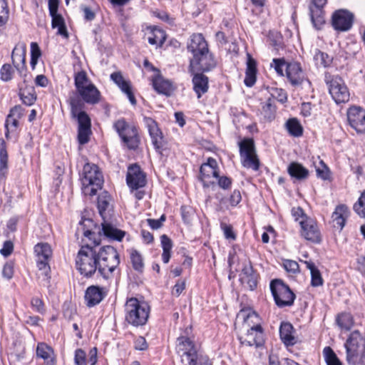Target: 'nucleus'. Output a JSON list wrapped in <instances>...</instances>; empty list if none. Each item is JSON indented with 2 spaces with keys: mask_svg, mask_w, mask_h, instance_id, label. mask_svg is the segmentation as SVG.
Wrapping results in <instances>:
<instances>
[{
  "mask_svg": "<svg viewBox=\"0 0 365 365\" xmlns=\"http://www.w3.org/2000/svg\"><path fill=\"white\" fill-rule=\"evenodd\" d=\"M279 336L286 346H293L297 343V339L294 336V327L289 322H282Z\"/></svg>",
  "mask_w": 365,
  "mask_h": 365,
  "instance_id": "obj_26",
  "label": "nucleus"
},
{
  "mask_svg": "<svg viewBox=\"0 0 365 365\" xmlns=\"http://www.w3.org/2000/svg\"><path fill=\"white\" fill-rule=\"evenodd\" d=\"M336 322L341 328L346 330H349L353 325L352 318L349 314H341L339 315Z\"/></svg>",
  "mask_w": 365,
  "mask_h": 365,
  "instance_id": "obj_52",
  "label": "nucleus"
},
{
  "mask_svg": "<svg viewBox=\"0 0 365 365\" xmlns=\"http://www.w3.org/2000/svg\"><path fill=\"white\" fill-rule=\"evenodd\" d=\"M304 264L311 273V285L312 287H319L323 284L324 280L322 277V274L315 266L314 263L311 261H305Z\"/></svg>",
  "mask_w": 365,
  "mask_h": 365,
  "instance_id": "obj_35",
  "label": "nucleus"
},
{
  "mask_svg": "<svg viewBox=\"0 0 365 365\" xmlns=\"http://www.w3.org/2000/svg\"><path fill=\"white\" fill-rule=\"evenodd\" d=\"M216 62L212 55L208 51L192 57L190 61L189 71L190 73L207 72L215 67Z\"/></svg>",
  "mask_w": 365,
  "mask_h": 365,
  "instance_id": "obj_8",
  "label": "nucleus"
},
{
  "mask_svg": "<svg viewBox=\"0 0 365 365\" xmlns=\"http://www.w3.org/2000/svg\"><path fill=\"white\" fill-rule=\"evenodd\" d=\"M152 84L154 89L160 94L169 96L174 90L173 83L170 81L164 78L157 70L156 75L152 78Z\"/></svg>",
  "mask_w": 365,
  "mask_h": 365,
  "instance_id": "obj_21",
  "label": "nucleus"
},
{
  "mask_svg": "<svg viewBox=\"0 0 365 365\" xmlns=\"http://www.w3.org/2000/svg\"><path fill=\"white\" fill-rule=\"evenodd\" d=\"M191 73L193 75V90L196 93L197 98H200L201 96L208 91V78L202 72L196 73L194 72Z\"/></svg>",
  "mask_w": 365,
  "mask_h": 365,
  "instance_id": "obj_25",
  "label": "nucleus"
},
{
  "mask_svg": "<svg viewBox=\"0 0 365 365\" xmlns=\"http://www.w3.org/2000/svg\"><path fill=\"white\" fill-rule=\"evenodd\" d=\"M14 250V243L11 240L5 241L3 247L0 250V253L4 257H9Z\"/></svg>",
  "mask_w": 365,
  "mask_h": 365,
  "instance_id": "obj_61",
  "label": "nucleus"
},
{
  "mask_svg": "<svg viewBox=\"0 0 365 365\" xmlns=\"http://www.w3.org/2000/svg\"><path fill=\"white\" fill-rule=\"evenodd\" d=\"M362 336L359 331L351 332L347 339L345 348L346 352V361L349 364L355 365L358 357L359 344L362 341Z\"/></svg>",
  "mask_w": 365,
  "mask_h": 365,
  "instance_id": "obj_12",
  "label": "nucleus"
},
{
  "mask_svg": "<svg viewBox=\"0 0 365 365\" xmlns=\"http://www.w3.org/2000/svg\"><path fill=\"white\" fill-rule=\"evenodd\" d=\"M323 354L327 365H342L331 347L326 346L323 350Z\"/></svg>",
  "mask_w": 365,
  "mask_h": 365,
  "instance_id": "obj_49",
  "label": "nucleus"
},
{
  "mask_svg": "<svg viewBox=\"0 0 365 365\" xmlns=\"http://www.w3.org/2000/svg\"><path fill=\"white\" fill-rule=\"evenodd\" d=\"M34 258L36 267L38 269V277H46V244L43 242L37 243L34 247Z\"/></svg>",
  "mask_w": 365,
  "mask_h": 365,
  "instance_id": "obj_19",
  "label": "nucleus"
},
{
  "mask_svg": "<svg viewBox=\"0 0 365 365\" xmlns=\"http://www.w3.org/2000/svg\"><path fill=\"white\" fill-rule=\"evenodd\" d=\"M71 106V113L73 117H76L78 123V128H91V119L85 111H79V101L75 98L70 99Z\"/></svg>",
  "mask_w": 365,
  "mask_h": 365,
  "instance_id": "obj_22",
  "label": "nucleus"
},
{
  "mask_svg": "<svg viewBox=\"0 0 365 365\" xmlns=\"http://www.w3.org/2000/svg\"><path fill=\"white\" fill-rule=\"evenodd\" d=\"M257 74V63L250 54H247V69L245 73V78L244 80L245 84L248 87H252L256 82Z\"/></svg>",
  "mask_w": 365,
  "mask_h": 365,
  "instance_id": "obj_30",
  "label": "nucleus"
},
{
  "mask_svg": "<svg viewBox=\"0 0 365 365\" xmlns=\"http://www.w3.org/2000/svg\"><path fill=\"white\" fill-rule=\"evenodd\" d=\"M110 196L108 192L103 191L98 196L97 207L99 214L103 217H104V212L108 209L110 205Z\"/></svg>",
  "mask_w": 365,
  "mask_h": 365,
  "instance_id": "obj_42",
  "label": "nucleus"
},
{
  "mask_svg": "<svg viewBox=\"0 0 365 365\" xmlns=\"http://www.w3.org/2000/svg\"><path fill=\"white\" fill-rule=\"evenodd\" d=\"M242 164L245 168H252L254 170H258L259 168V160L256 153L241 158Z\"/></svg>",
  "mask_w": 365,
  "mask_h": 365,
  "instance_id": "obj_45",
  "label": "nucleus"
},
{
  "mask_svg": "<svg viewBox=\"0 0 365 365\" xmlns=\"http://www.w3.org/2000/svg\"><path fill=\"white\" fill-rule=\"evenodd\" d=\"M82 99L87 103L96 104L100 101V92L92 83L87 85L83 89L78 92Z\"/></svg>",
  "mask_w": 365,
  "mask_h": 365,
  "instance_id": "obj_28",
  "label": "nucleus"
},
{
  "mask_svg": "<svg viewBox=\"0 0 365 365\" xmlns=\"http://www.w3.org/2000/svg\"><path fill=\"white\" fill-rule=\"evenodd\" d=\"M240 157L256 153L254 140L252 138H246L239 143Z\"/></svg>",
  "mask_w": 365,
  "mask_h": 365,
  "instance_id": "obj_39",
  "label": "nucleus"
},
{
  "mask_svg": "<svg viewBox=\"0 0 365 365\" xmlns=\"http://www.w3.org/2000/svg\"><path fill=\"white\" fill-rule=\"evenodd\" d=\"M177 341V351L181 356V361L182 363L187 362L188 364L190 359L188 355H197L198 354L195 344L192 341L186 336L178 337Z\"/></svg>",
  "mask_w": 365,
  "mask_h": 365,
  "instance_id": "obj_16",
  "label": "nucleus"
},
{
  "mask_svg": "<svg viewBox=\"0 0 365 365\" xmlns=\"http://www.w3.org/2000/svg\"><path fill=\"white\" fill-rule=\"evenodd\" d=\"M273 64H274V69L276 71V72L280 75V76H284V73H283V67H286V66L287 65L284 61V58H274L273 59Z\"/></svg>",
  "mask_w": 365,
  "mask_h": 365,
  "instance_id": "obj_60",
  "label": "nucleus"
},
{
  "mask_svg": "<svg viewBox=\"0 0 365 365\" xmlns=\"http://www.w3.org/2000/svg\"><path fill=\"white\" fill-rule=\"evenodd\" d=\"M347 118L351 127L358 133L365 132V110L360 107H351L348 110Z\"/></svg>",
  "mask_w": 365,
  "mask_h": 365,
  "instance_id": "obj_14",
  "label": "nucleus"
},
{
  "mask_svg": "<svg viewBox=\"0 0 365 365\" xmlns=\"http://www.w3.org/2000/svg\"><path fill=\"white\" fill-rule=\"evenodd\" d=\"M96 228V224L94 223L92 219L82 217L79 222L77 232H81L85 237H88L89 240H91L93 235H94L93 229Z\"/></svg>",
  "mask_w": 365,
  "mask_h": 365,
  "instance_id": "obj_33",
  "label": "nucleus"
},
{
  "mask_svg": "<svg viewBox=\"0 0 365 365\" xmlns=\"http://www.w3.org/2000/svg\"><path fill=\"white\" fill-rule=\"evenodd\" d=\"M301 226V235L308 241L314 243H320L322 241L321 233L316 221L310 217L299 221Z\"/></svg>",
  "mask_w": 365,
  "mask_h": 365,
  "instance_id": "obj_11",
  "label": "nucleus"
},
{
  "mask_svg": "<svg viewBox=\"0 0 365 365\" xmlns=\"http://www.w3.org/2000/svg\"><path fill=\"white\" fill-rule=\"evenodd\" d=\"M74 81L78 92L86 87L87 85L92 84L84 71H79L75 74Z\"/></svg>",
  "mask_w": 365,
  "mask_h": 365,
  "instance_id": "obj_44",
  "label": "nucleus"
},
{
  "mask_svg": "<svg viewBox=\"0 0 365 365\" xmlns=\"http://www.w3.org/2000/svg\"><path fill=\"white\" fill-rule=\"evenodd\" d=\"M41 56V51L38 44L36 42L31 43V66L32 69L35 68L38 58Z\"/></svg>",
  "mask_w": 365,
  "mask_h": 365,
  "instance_id": "obj_51",
  "label": "nucleus"
},
{
  "mask_svg": "<svg viewBox=\"0 0 365 365\" xmlns=\"http://www.w3.org/2000/svg\"><path fill=\"white\" fill-rule=\"evenodd\" d=\"M8 154L4 140L0 145V175L5 176L7 170Z\"/></svg>",
  "mask_w": 365,
  "mask_h": 365,
  "instance_id": "obj_47",
  "label": "nucleus"
},
{
  "mask_svg": "<svg viewBox=\"0 0 365 365\" xmlns=\"http://www.w3.org/2000/svg\"><path fill=\"white\" fill-rule=\"evenodd\" d=\"M74 362L76 365H86V354L83 349L76 350Z\"/></svg>",
  "mask_w": 365,
  "mask_h": 365,
  "instance_id": "obj_57",
  "label": "nucleus"
},
{
  "mask_svg": "<svg viewBox=\"0 0 365 365\" xmlns=\"http://www.w3.org/2000/svg\"><path fill=\"white\" fill-rule=\"evenodd\" d=\"M130 257L133 268L138 272H143L144 263L140 252L136 250H132L130 252Z\"/></svg>",
  "mask_w": 365,
  "mask_h": 365,
  "instance_id": "obj_43",
  "label": "nucleus"
},
{
  "mask_svg": "<svg viewBox=\"0 0 365 365\" xmlns=\"http://www.w3.org/2000/svg\"><path fill=\"white\" fill-rule=\"evenodd\" d=\"M272 96L273 98H276L277 101L280 103H284L287 100V96L286 92L282 89L276 88L274 90V92L272 93Z\"/></svg>",
  "mask_w": 365,
  "mask_h": 365,
  "instance_id": "obj_63",
  "label": "nucleus"
},
{
  "mask_svg": "<svg viewBox=\"0 0 365 365\" xmlns=\"http://www.w3.org/2000/svg\"><path fill=\"white\" fill-rule=\"evenodd\" d=\"M97 256L96 244L86 245L81 247L76 259V269L81 274L89 278L96 272H98Z\"/></svg>",
  "mask_w": 365,
  "mask_h": 365,
  "instance_id": "obj_2",
  "label": "nucleus"
},
{
  "mask_svg": "<svg viewBox=\"0 0 365 365\" xmlns=\"http://www.w3.org/2000/svg\"><path fill=\"white\" fill-rule=\"evenodd\" d=\"M105 295L103 292V289L98 286L92 285L87 288L85 293V301L88 307H94L99 304Z\"/></svg>",
  "mask_w": 365,
  "mask_h": 365,
  "instance_id": "obj_23",
  "label": "nucleus"
},
{
  "mask_svg": "<svg viewBox=\"0 0 365 365\" xmlns=\"http://www.w3.org/2000/svg\"><path fill=\"white\" fill-rule=\"evenodd\" d=\"M161 245L163 247L162 259L164 263H168L170 258V251L173 247L171 240L166 235H163L160 237Z\"/></svg>",
  "mask_w": 365,
  "mask_h": 365,
  "instance_id": "obj_41",
  "label": "nucleus"
},
{
  "mask_svg": "<svg viewBox=\"0 0 365 365\" xmlns=\"http://www.w3.org/2000/svg\"><path fill=\"white\" fill-rule=\"evenodd\" d=\"M240 260L242 262V268L240 278V280L241 281V279H245L247 276L252 275V274L255 273V272L254 271L250 258L247 257V255H243Z\"/></svg>",
  "mask_w": 365,
  "mask_h": 365,
  "instance_id": "obj_48",
  "label": "nucleus"
},
{
  "mask_svg": "<svg viewBox=\"0 0 365 365\" xmlns=\"http://www.w3.org/2000/svg\"><path fill=\"white\" fill-rule=\"evenodd\" d=\"M262 115L266 121L271 122L275 118L276 106L274 104V100L268 98L262 108Z\"/></svg>",
  "mask_w": 365,
  "mask_h": 365,
  "instance_id": "obj_37",
  "label": "nucleus"
},
{
  "mask_svg": "<svg viewBox=\"0 0 365 365\" xmlns=\"http://www.w3.org/2000/svg\"><path fill=\"white\" fill-rule=\"evenodd\" d=\"M52 17L51 26L53 29H58L57 34L62 36L64 38L68 37V33L65 24V21L63 16L58 14V11L53 14H50Z\"/></svg>",
  "mask_w": 365,
  "mask_h": 365,
  "instance_id": "obj_32",
  "label": "nucleus"
},
{
  "mask_svg": "<svg viewBox=\"0 0 365 365\" xmlns=\"http://www.w3.org/2000/svg\"><path fill=\"white\" fill-rule=\"evenodd\" d=\"M327 84H329V93L337 104L346 103L349 100V90L341 77L333 76L330 81H327Z\"/></svg>",
  "mask_w": 365,
  "mask_h": 365,
  "instance_id": "obj_7",
  "label": "nucleus"
},
{
  "mask_svg": "<svg viewBox=\"0 0 365 365\" xmlns=\"http://www.w3.org/2000/svg\"><path fill=\"white\" fill-rule=\"evenodd\" d=\"M354 22V14L346 9H339L334 11L331 16V25L339 31H347Z\"/></svg>",
  "mask_w": 365,
  "mask_h": 365,
  "instance_id": "obj_10",
  "label": "nucleus"
},
{
  "mask_svg": "<svg viewBox=\"0 0 365 365\" xmlns=\"http://www.w3.org/2000/svg\"><path fill=\"white\" fill-rule=\"evenodd\" d=\"M320 164L322 165V168H318L316 170L317 177L327 180L329 178V170L322 160L320 161Z\"/></svg>",
  "mask_w": 365,
  "mask_h": 365,
  "instance_id": "obj_62",
  "label": "nucleus"
},
{
  "mask_svg": "<svg viewBox=\"0 0 365 365\" xmlns=\"http://www.w3.org/2000/svg\"><path fill=\"white\" fill-rule=\"evenodd\" d=\"M288 173L297 180L306 179L309 175V170L298 163H292L288 167Z\"/></svg>",
  "mask_w": 365,
  "mask_h": 365,
  "instance_id": "obj_34",
  "label": "nucleus"
},
{
  "mask_svg": "<svg viewBox=\"0 0 365 365\" xmlns=\"http://www.w3.org/2000/svg\"><path fill=\"white\" fill-rule=\"evenodd\" d=\"M288 133L294 137H299L303 134V128L299 121L295 118H289L285 123Z\"/></svg>",
  "mask_w": 365,
  "mask_h": 365,
  "instance_id": "obj_38",
  "label": "nucleus"
},
{
  "mask_svg": "<svg viewBox=\"0 0 365 365\" xmlns=\"http://www.w3.org/2000/svg\"><path fill=\"white\" fill-rule=\"evenodd\" d=\"M126 182L132 190H138L145 185L146 176L139 165L134 164L128 167Z\"/></svg>",
  "mask_w": 365,
  "mask_h": 365,
  "instance_id": "obj_13",
  "label": "nucleus"
},
{
  "mask_svg": "<svg viewBox=\"0 0 365 365\" xmlns=\"http://www.w3.org/2000/svg\"><path fill=\"white\" fill-rule=\"evenodd\" d=\"M114 128L129 149L138 148L140 139L135 127L129 125L124 119H120L114 123Z\"/></svg>",
  "mask_w": 365,
  "mask_h": 365,
  "instance_id": "obj_5",
  "label": "nucleus"
},
{
  "mask_svg": "<svg viewBox=\"0 0 365 365\" xmlns=\"http://www.w3.org/2000/svg\"><path fill=\"white\" fill-rule=\"evenodd\" d=\"M101 225L103 235L110 240L121 241L125 235V231L116 228L112 224L105 220L101 223Z\"/></svg>",
  "mask_w": 365,
  "mask_h": 365,
  "instance_id": "obj_29",
  "label": "nucleus"
},
{
  "mask_svg": "<svg viewBox=\"0 0 365 365\" xmlns=\"http://www.w3.org/2000/svg\"><path fill=\"white\" fill-rule=\"evenodd\" d=\"M188 358H190L188 365H212L208 356L201 354H190Z\"/></svg>",
  "mask_w": 365,
  "mask_h": 365,
  "instance_id": "obj_50",
  "label": "nucleus"
},
{
  "mask_svg": "<svg viewBox=\"0 0 365 365\" xmlns=\"http://www.w3.org/2000/svg\"><path fill=\"white\" fill-rule=\"evenodd\" d=\"M241 283L248 287L250 290H254L257 286V274L254 273L245 279H241Z\"/></svg>",
  "mask_w": 365,
  "mask_h": 365,
  "instance_id": "obj_54",
  "label": "nucleus"
},
{
  "mask_svg": "<svg viewBox=\"0 0 365 365\" xmlns=\"http://www.w3.org/2000/svg\"><path fill=\"white\" fill-rule=\"evenodd\" d=\"M242 344L259 347L264 342V331L259 324H253L247 332L238 337Z\"/></svg>",
  "mask_w": 365,
  "mask_h": 365,
  "instance_id": "obj_9",
  "label": "nucleus"
},
{
  "mask_svg": "<svg viewBox=\"0 0 365 365\" xmlns=\"http://www.w3.org/2000/svg\"><path fill=\"white\" fill-rule=\"evenodd\" d=\"M287 77L293 86L302 84L304 75L299 63H290L286 66Z\"/></svg>",
  "mask_w": 365,
  "mask_h": 365,
  "instance_id": "obj_24",
  "label": "nucleus"
},
{
  "mask_svg": "<svg viewBox=\"0 0 365 365\" xmlns=\"http://www.w3.org/2000/svg\"><path fill=\"white\" fill-rule=\"evenodd\" d=\"M19 96L23 103L26 106H31L36 99L34 87H29L24 89L20 87Z\"/></svg>",
  "mask_w": 365,
  "mask_h": 365,
  "instance_id": "obj_40",
  "label": "nucleus"
},
{
  "mask_svg": "<svg viewBox=\"0 0 365 365\" xmlns=\"http://www.w3.org/2000/svg\"><path fill=\"white\" fill-rule=\"evenodd\" d=\"M292 215L294 217L296 221H300L302 220H305L306 217H308L304 212V210L300 207H293L292 209Z\"/></svg>",
  "mask_w": 365,
  "mask_h": 365,
  "instance_id": "obj_64",
  "label": "nucleus"
},
{
  "mask_svg": "<svg viewBox=\"0 0 365 365\" xmlns=\"http://www.w3.org/2000/svg\"><path fill=\"white\" fill-rule=\"evenodd\" d=\"M283 266L287 272H292L293 274H295L299 271L298 263L294 260L285 259L283 262Z\"/></svg>",
  "mask_w": 365,
  "mask_h": 365,
  "instance_id": "obj_59",
  "label": "nucleus"
},
{
  "mask_svg": "<svg viewBox=\"0 0 365 365\" xmlns=\"http://www.w3.org/2000/svg\"><path fill=\"white\" fill-rule=\"evenodd\" d=\"M14 70L10 64H4L1 69V79L4 81H9L12 78Z\"/></svg>",
  "mask_w": 365,
  "mask_h": 365,
  "instance_id": "obj_56",
  "label": "nucleus"
},
{
  "mask_svg": "<svg viewBox=\"0 0 365 365\" xmlns=\"http://www.w3.org/2000/svg\"><path fill=\"white\" fill-rule=\"evenodd\" d=\"M110 79L125 93L133 106L136 104V99L131 90L130 81H126L120 71L113 72L110 74Z\"/></svg>",
  "mask_w": 365,
  "mask_h": 365,
  "instance_id": "obj_18",
  "label": "nucleus"
},
{
  "mask_svg": "<svg viewBox=\"0 0 365 365\" xmlns=\"http://www.w3.org/2000/svg\"><path fill=\"white\" fill-rule=\"evenodd\" d=\"M14 264L13 262L9 261L7 262L2 269V275L4 278L7 279H11L14 275Z\"/></svg>",
  "mask_w": 365,
  "mask_h": 365,
  "instance_id": "obj_58",
  "label": "nucleus"
},
{
  "mask_svg": "<svg viewBox=\"0 0 365 365\" xmlns=\"http://www.w3.org/2000/svg\"><path fill=\"white\" fill-rule=\"evenodd\" d=\"M150 314L149 305L140 302L137 298L128 299L125 304V321L133 327H140L146 324Z\"/></svg>",
  "mask_w": 365,
  "mask_h": 365,
  "instance_id": "obj_3",
  "label": "nucleus"
},
{
  "mask_svg": "<svg viewBox=\"0 0 365 365\" xmlns=\"http://www.w3.org/2000/svg\"><path fill=\"white\" fill-rule=\"evenodd\" d=\"M349 211L345 205L336 206L332 214L333 222L341 230L345 225L346 220L349 217Z\"/></svg>",
  "mask_w": 365,
  "mask_h": 365,
  "instance_id": "obj_31",
  "label": "nucleus"
},
{
  "mask_svg": "<svg viewBox=\"0 0 365 365\" xmlns=\"http://www.w3.org/2000/svg\"><path fill=\"white\" fill-rule=\"evenodd\" d=\"M165 38V34L163 30L155 29L153 31L152 36L148 37V42L151 45L161 46L164 43Z\"/></svg>",
  "mask_w": 365,
  "mask_h": 365,
  "instance_id": "obj_46",
  "label": "nucleus"
},
{
  "mask_svg": "<svg viewBox=\"0 0 365 365\" xmlns=\"http://www.w3.org/2000/svg\"><path fill=\"white\" fill-rule=\"evenodd\" d=\"M91 133V128H78V140L80 144L83 145L88 142L89 135Z\"/></svg>",
  "mask_w": 365,
  "mask_h": 365,
  "instance_id": "obj_55",
  "label": "nucleus"
},
{
  "mask_svg": "<svg viewBox=\"0 0 365 365\" xmlns=\"http://www.w3.org/2000/svg\"><path fill=\"white\" fill-rule=\"evenodd\" d=\"M354 210L360 217L365 218V191L361 193L358 202L354 204Z\"/></svg>",
  "mask_w": 365,
  "mask_h": 365,
  "instance_id": "obj_53",
  "label": "nucleus"
},
{
  "mask_svg": "<svg viewBox=\"0 0 365 365\" xmlns=\"http://www.w3.org/2000/svg\"><path fill=\"white\" fill-rule=\"evenodd\" d=\"M200 180L205 187H208L210 183H214L210 180L213 178H219L217 163L212 158H209L207 162L203 163L200 169Z\"/></svg>",
  "mask_w": 365,
  "mask_h": 365,
  "instance_id": "obj_15",
  "label": "nucleus"
},
{
  "mask_svg": "<svg viewBox=\"0 0 365 365\" xmlns=\"http://www.w3.org/2000/svg\"><path fill=\"white\" fill-rule=\"evenodd\" d=\"M82 184L85 187L91 186V195H95L103 183L102 175L95 164L86 163L83 168Z\"/></svg>",
  "mask_w": 365,
  "mask_h": 365,
  "instance_id": "obj_6",
  "label": "nucleus"
},
{
  "mask_svg": "<svg viewBox=\"0 0 365 365\" xmlns=\"http://www.w3.org/2000/svg\"><path fill=\"white\" fill-rule=\"evenodd\" d=\"M270 289L276 304L284 307L293 304L295 294L281 279H274L270 283Z\"/></svg>",
  "mask_w": 365,
  "mask_h": 365,
  "instance_id": "obj_4",
  "label": "nucleus"
},
{
  "mask_svg": "<svg viewBox=\"0 0 365 365\" xmlns=\"http://www.w3.org/2000/svg\"><path fill=\"white\" fill-rule=\"evenodd\" d=\"M26 45L25 43H19L14 48L11 54L12 62L18 69L24 68L26 62Z\"/></svg>",
  "mask_w": 365,
  "mask_h": 365,
  "instance_id": "obj_27",
  "label": "nucleus"
},
{
  "mask_svg": "<svg viewBox=\"0 0 365 365\" xmlns=\"http://www.w3.org/2000/svg\"><path fill=\"white\" fill-rule=\"evenodd\" d=\"M143 122L148 130L155 148L160 150L163 147V135L157 123L150 117H144Z\"/></svg>",
  "mask_w": 365,
  "mask_h": 365,
  "instance_id": "obj_17",
  "label": "nucleus"
},
{
  "mask_svg": "<svg viewBox=\"0 0 365 365\" xmlns=\"http://www.w3.org/2000/svg\"><path fill=\"white\" fill-rule=\"evenodd\" d=\"M310 16L314 27L320 30L325 24L323 11L322 9H314L309 6Z\"/></svg>",
  "mask_w": 365,
  "mask_h": 365,
  "instance_id": "obj_36",
  "label": "nucleus"
},
{
  "mask_svg": "<svg viewBox=\"0 0 365 365\" xmlns=\"http://www.w3.org/2000/svg\"><path fill=\"white\" fill-rule=\"evenodd\" d=\"M187 50L192 53L193 57L208 51V45L202 34H194L190 36V42L187 43Z\"/></svg>",
  "mask_w": 365,
  "mask_h": 365,
  "instance_id": "obj_20",
  "label": "nucleus"
},
{
  "mask_svg": "<svg viewBox=\"0 0 365 365\" xmlns=\"http://www.w3.org/2000/svg\"><path fill=\"white\" fill-rule=\"evenodd\" d=\"M93 243L96 244V254L98 255V274L105 279H112L113 273L120 262L118 251L110 245L99 247L100 242L96 239Z\"/></svg>",
  "mask_w": 365,
  "mask_h": 365,
  "instance_id": "obj_1",
  "label": "nucleus"
}]
</instances>
